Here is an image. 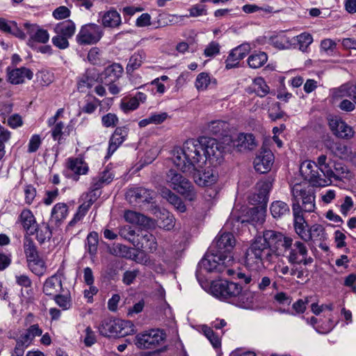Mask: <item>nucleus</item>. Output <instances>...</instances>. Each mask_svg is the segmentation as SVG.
<instances>
[{
    "label": "nucleus",
    "instance_id": "f257e3e1",
    "mask_svg": "<svg viewBox=\"0 0 356 356\" xmlns=\"http://www.w3.org/2000/svg\"><path fill=\"white\" fill-rule=\"evenodd\" d=\"M229 150V147L215 138L200 137L197 140L188 139L182 148L175 149L172 160L182 172H191L202 168L207 160L213 165L220 164L224 154Z\"/></svg>",
    "mask_w": 356,
    "mask_h": 356
},
{
    "label": "nucleus",
    "instance_id": "f03ea898",
    "mask_svg": "<svg viewBox=\"0 0 356 356\" xmlns=\"http://www.w3.org/2000/svg\"><path fill=\"white\" fill-rule=\"evenodd\" d=\"M293 245V239L275 230H265L246 250L244 264L257 269L265 263H273L278 257L285 256Z\"/></svg>",
    "mask_w": 356,
    "mask_h": 356
},
{
    "label": "nucleus",
    "instance_id": "7ed1b4c3",
    "mask_svg": "<svg viewBox=\"0 0 356 356\" xmlns=\"http://www.w3.org/2000/svg\"><path fill=\"white\" fill-rule=\"evenodd\" d=\"M211 291L216 297L242 308H250L254 302L255 293L245 290L236 282L222 281L213 282Z\"/></svg>",
    "mask_w": 356,
    "mask_h": 356
},
{
    "label": "nucleus",
    "instance_id": "20e7f679",
    "mask_svg": "<svg viewBox=\"0 0 356 356\" xmlns=\"http://www.w3.org/2000/svg\"><path fill=\"white\" fill-rule=\"evenodd\" d=\"M232 264V257L229 255L222 257L210 249L198 264L196 276L199 279L202 271L207 273H225L233 275L234 270L229 266Z\"/></svg>",
    "mask_w": 356,
    "mask_h": 356
},
{
    "label": "nucleus",
    "instance_id": "39448f33",
    "mask_svg": "<svg viewBox=\"0 0 356 356\" xmlns=\"http://www.w3.org/2000/svg\"><path fill=\"white\" fill-rule=\"evenodd\" d=\"M292 193V211L294 214L295 206H298L299 215L303 212H314L315 206V195L313 186L305 184H296L291 187Z\"/></svg>",
    "mask_w": 356,
    "mask_h": 356
},
{
    "label": "nucleus",
    "instance_id": "423d86ee",
    "mask_svg": "<svg viewBox=\"0 0 356 356\" xmlns=\"http://www.w3.org/2000/svg\"><path fill=\"white\" fill-rule=\"evenodd\" d=\"M98 329L100 334L106 337H123L135 332L134 325L131 321H122L111 317L104 318Z\"/></svg>",
    "mask_w": 356,
    "mask_h": 356
},
{
    "label": "nucleus",
    "instance_id": "0eeeda50",
    "mask_svg": "<svg viewBox=\"0 0 356 356\" xmlns=\"http://www.w3.org/2000/svg\"><path fill=\"white\" fill-rule=\"evenodd\" d=\"M166 181L173 190L177 191L190 201L195 198L196 193L191 182L176 170L170 169L168 172Z\"/></svg>",
    "mask_w": 356,
    "mask_h": 356
},
{
    "label": "nucleus",
    "instance_id": "6e6552de",
    "mask_svg": "<svg viewBox=\"0 0 356 356\" xmlns=\"http://www.w3.org/2000/svg\"><path fill=\"white\" fill-rule=\"evenodd\" d=\"M103 35V28L100 25L89 23L81 27L76 40L80 45H91L97 43Z\"/></svg>",
    "mask_w": 356,
    "mask_h": 356
},
{
    "label": "nucleus",
    "instance_id": "1a4fd4ad",
    "mask_svg": "<svg viewBox=\"0 0 356 356\" xmlns=\"http://www.w3.org/2000/svg\"><path fill=\"white\" fill-rule=\"evenodd\" d=\"M165 337L161 330H152L148 332L138 334L135 339V344L139 348L154 349L161 345Z\"/></svg>",
    "mask_w": 356,
    "mask_h": 356
},
{
    "label": "nucleus",
    "instance_id": "9d476101",
    "mask_svg": "<svg viewBox=\"0 0 356 356\" xmlns=\"http://www.w3.org/2000/svg\"><path fill=\"white\" fill-rule=\"evenodd\" d=\"M236 245V239L234 234L231 232H223L219 234L216 238L210 249L222 257L225 256H231L232 259V250Z\"/></svg>",
    "mask_w": 356,
    "mask_h": 356
},
{
    "label": "nucleus",
    "instance_id": "9b49d317",
    "mask_svg": "<svg viewBox=\"0 0 356 356\" xmlns=\"http://www.w3.org/2000/svg\"><path fill=\"white\" fill-rule=\"evenodd\" d=\"M23 26L26 30L27 34L29 35V39L27 44L32 49L36 48V43H47L49 40V34L47 30L41 29L35 24H30L25 22Z\"/></svg>",
    "mask_w": 356,
    "mask_h": 356
},
{
    "label": "nucleus",
    "instance_id": "f8f14e48",
    "mask_svg": "<svg viewBox=\"0 0 356 356\" xmlns=\"http://www.w3.org/2000/svg\"><path fill=\"white\" fill-rule=\"evenodd\" d=\"M154 192L152 190L138 187L130 188L126 193L125 197L130 204L149 203L153 200Z\"/></svg>",
    "mask_w": 356,
    "mask_h": 356
},
{
    "label": "nucleus",
    "instance_id": "ddd939ff",
    "mask_svg": "<svg viewBox=\"0 0 356 356\" xmlns=\"http://www.w3.org/2000/svg\"><path fill=\"white\" fill-rule=\"evenodd\" d=\"M273 161V152L269 149L262 148L254 160V168L257 172L264 174L270 170Z\"/></svg>",
    "mask_w": 356,
    "mask_h": 356
},
{
    "label": "nucleus",
    "instance_id": "4468645a",
    "mask_svg": "<svg viewBox=\"0 0 356 356\" xmlns=\"http://www.w3.org/2000/svg\"><path fill=\"white\" fill-rule=\"evenodd\" d=\"M329 126L333 134L338 138L350 139L354 135L352 127L339 118H335L330 119Z\"/></svg>",
    "mask_w": 356,
    "mask_h": 356
},
{
    "label": "nucleus",
    "instance_id": "2eb2a0df",
    "mask_svg": "<svg viewBox=\"0 0 356 356\" xmlns=\"http://www.w3.org/2000/svg\"><path fill=\"white\" fill-rule=\"evenodd\" d=\"M123 72V67L118 63H113L106 67L99 75V80L104 85H110L117 81Z\"/></svg>",
    "mask_w": 356,
    "mask_h": 356
},
{
    "label": "nucleus",
    "instance_id": "dca6fc26",
    "mask_svg": "<svg viewBox=\"0 0 356 356\" xmlns=\"http://www.w3.org/2000/svg\"><path fill=\"white\" fill-rule=\"evenodd\" d=\"M250 50V47L248 44H243L232 49L226 59V68L231 69L238 66L239 61L248 55Z\"/></svg>",
    "mask_w": 356,
    "mask_h": 356
},
{
    "label": "nucleus",
    "instance_id": "f3484780",
    "mask_svg": "<svg viewBox=\"0 0 356 356\" xmlns=\"http://www.w3.org/2000/svg\"><path fill=\"white\" fill-rule=\"evenodd\" d=\"M129 128L127 126L117 127L109 140L108 156H111L122 144L128 136Z\"/></svg>",
    "mask_w": 356,
    "mask_h": 356
},
{
    "label": "nucleus",
    "instance_id": "a211bd4d",
    "mask_svg": "<svg viewBox=\"0 0 356 356\" xmlns=\"http://www.w3.org/2000/svg\"><path fill=\"white\" fill-rule=\"evenodd\" d=\"M99 17L100 19L98 22H101L102 25L105 28H118L122 23L120 13L113 8H111L105 12H100Z\"/></svg>",
    "mask_w": 356,
    "mask_h": 356
},
{
    "label": "nucleus",
    "instance_id": "6ab92c4d",
    "mask_svg": "<svg viewBox=\"0 0 356 356\" xmlns=\"http://www.w3.org/2000/svg\"><path fill=\"white\" fill-rule=\"evenodd\" d=\"M194 169L189 172H193V179L195 182L200 186H207L213 184L216 180L218 175L213 169H207L204 172H200V169Z\"/></svg>",
    "mask_w": 356,
    "mask_h": 356
},
{
    "label": "nucleus",
    "instance_id": "aec40b11",
    "mask_svg": "<svg viewBox=\"0 0 356 356\" xmlns=\"http://www.w3.org/2000/svg\"><path fill=\"white\" fill-rule=\"evenodd\" d=\"M298 207V206H296ZM298 208H294L293 226L296 234L305 242L309 241V227L303 215H299Z\"/></svg>",
    "mask_w": 356,
    "mask_h": 356
},
{
    "label": "nucleus",
    "instance_id": "412c9836",
    "mask_svg": "<svg viewBox=\"0 0 356 356\" xmlns=\"http://www.w3.org/2000/svg\"><path fill=\"white\" fill-rule=\"evenodd\" d=\"M328 148L335 156L341 159L353 161L355 157L351 147L341 143H332L330 144Z\"/></svg>",
    "mask_w": 356,
    "mask_h": 356
},
{
    "label": "nucleus",
    "instance_id": "4be33fe9",
    "mask_svg": "<svg viewBox=\"0 0 356 356\" xmlns=\"http://www.w3.org/2000/svg\"><path fill=\"white\" fill-rule=\"evenodd\" d=\"M19 221L28 236L35 234L38 223L30 210L24 209L22 211L19 216Z\"/></svg>",
    "mask_w": 356,
    "mask_h": 356
},
{
    "label": "nucleus",
    "instance_id": "5701e85b",
    "mask_svg": "<svg viewBox=\"0 0 356 356\" xmlns=\"http://www.w3.org/2000/svg\"><path fill=\"white\" fill-rule=\"evenodd\" d=\"M286 257L289 264H298L301 257L307 255V249L303 243L299 241H295L289 249Z\"/></svg>",
    "mask_w": 356,
    "mask_h": 356
},
{
    "label": "nucleus",
    "instance_id": "b1692460",
    "mask_svg": "<svg viewBox=\"0 0 356 356\" xmlns=\"http://www.w3.org/2000/svg\"><path fill=\"white\" fill-rule=\"evenodd\" d=\"M233 145L239 152L245 150H252L256 146L257 143L254 137L251 134H239L236 140L233 142Z\"/></svg>",
    "mask_w": 356,
    "mask_h": 356
},
{
    "label": "nucleus",
    "instance_id": "393cba45",
    "mask_svg": "<svg viewBox=\"0 0 356 356\" xmlns=\"http://www.w3.org/2000/svg\"><path fill=\"white\" fill-rule=\"evenodd\" d=\"M8 81L12 84H20L24 82L25 78L31 80L33 78V72L26 67H19L8 72Z\"/></svg>",
    "mask_w": 356,
    "mask_h": 356
},
{
    "label": "nucleus",
    "instance_id": "a878e982",
    "mask_svg": "<svg viewBox=\"0 0 356 356\" xmlns=\"http://www.w3.org/2000/svg\"><path fill=\"white\" fill-rule=\"evenodd\" d=\"M63 289L62 282L60 277L55 274L50 277L47 278L43 285V292L47 296L57 295Z\"/></svg>",
    "mask_w": 356,
    "mask_h": 356
},
{
    "label": "nucleus",
    "instance_id": "bb28decb",
    "mask_svg": "<svg viewBox=\"0 0 356 356\" xmlns=\"http://www.w3.org/2000/svg\"><path fill=\"white\" fill-rule=\"evenodd\" d=\"M135 246L144 251L153 252L157 248V243L155 237L152 234L147 232L140 236L137 235V241Z\"/></svg>",
    "mask_w": 356,
    "mask_h": 356
},
{
    "label": "nucleus",
    "instance_id": "cd10ccee",
    "mask_svg": "<svg viewBox=\"0 0 356 356\" xmlns=\"http://www.w3.org/2000/svg\"><path fill=\"white\" fill-rule=\"evenodd\" d=\"M331 175L327 176L323 169L315 170L307 180L313 186L323 187L331 184Z\"/></svg>",
    "mask_w": 356,
    "mask_h": 356
},
{
    "label": "nucleus",
    "instance_id": "c85d7f7f",
    "mask_svg": "<svg viewBox=\"0 0 356 356\" xmlns=\"http://www.w3.org/2000/svg\"><path fill=\"white\" fill-rule=\"evenodd\" d=\"M56 34H59L68 39L71 38L75 33L76 25L70 19L58 23L54 29Z\"/></svg>",
    "mask_w": 356,
    "mask_h": 356
},
{
    "label": "nucleus",
    "instance_id": "c756f323",
    "mask_svg": "<svg viewBox=\"0 0 356 356\" xmlns=\"http://www.w3.org/2000/svg\"><path fill=\"white\" fill-rule=\"evenodd\" d=\"M68 168L74 173V180L75 181L79 179V175H85L88 170L87 164L78 158L69 159Z\"/></svg>",
    "mask_w": 356,
    "mask_h": 356
},
{
    "label": "nucleus",
    "instance_id": "7c9ffc66",
    "mask_svg": "<svg viewBox=\"0 0 356 356\" xmlns=\"http://www.w3.org/2000/svg\"><path fill=\"white\" fill-rule=\"evenodd\" d=\"M124 217L127 222L131 224H135L143 227H146L149 225V218L143 214L136 211H127L124 213Z\"/></svg>",
    "mask_w": 356,
    "mask_h": 356
},
{
    "label": "nucleus",
    "instance_id": "2f4dec72",
    "mask_svg": "<svg viewBox=\"0 0 356 356\" xmlns=\"http://www.w3.org/2000/svg\"><path fill=\"white\" fill-rule=\"evenodd\" d=\"M146 58L145 53L143 51L135 52L129 58V63L126 67L128 74H131L139 68Z\"/></svg>",
    "mask_w": 356,
    "mask_h": 356
},
{
    "label": "nucleus",
    "instance_id": "473e14b6",
    "mask_svg": "<svg viewBox=\"0 0 356 356\" xmlns=\"http://www.w3.org/2000/svg\"><path fill=\"white\" fill-rule=\"evenodd\" d=\"M336 97H348L356 104V85L347 83L342 85L334 91Z\"/></svg>",
    "mask_w": 356,
    "mask_h": 356
},
{
    "label": "nucleus",
    "instance_id": "72a5a7b5",
    "mask_svg": "<svg viewBox=\"0 0 356 356\" xmlns=\"http://www.w3.org/2000/svg\"><path fill=\"white\" fill-rule=\"evenodd\" d=\"M270 209L272 216L275 218H280L290 213L289 205L282 201L273 202Z\"/></svg>",
    "mask_w": 356,
    "mask_h": 356
},
{
    "label": "nucleus",
    "instance_id": "f704fd0d",
    "mask_svg": "<svg viewBox=\"0 0 356 356\" xmlns=\"http://www.w3.org/2000/svg\"><path fill=\"white\" fill-rule=\"evenodd\" d=\"M68 214V207L65 203L56 204L51 210V218L56 223H60Z\"/></svg>",
    "mask_w": 356,
    "mask_h": 356
},
{
    "label": "nucleus",
    "instance_id": "c9c22d12",
    "mask_svg": "<svg viewBox=\"0 0 356 356\" xmlns=\"http://www.w3.org/2000/svg\"><path fill=\"white\" fill-rule=\"evenodd\" d=\"M27 261L28 267L30 270L37 276H42L46 271L45 263L42 258L38 257Z\"/></svg>",
    "mask_w": 356,
    "mask_h": 356
},
{
    "label": "nucleus",
    "instance_id": "e433bc0d",
    "mask_svg": "<svg viewBox=\"0 0 356 356\" xmlns=\"http://www.w3.org/2000/svg\"><path fill=\"white\" fill-rule=\"evenodd\" d=\"M332 175L330 176L331 179L334 178L336 180H341L343 179H349L352 177V174L348 168L341 163H334V170H332Z\"/></svg>",
    "mask_w": 356,
    "mask_h": 356
},
{
    "label": "nucleus",
    "instance_id": "4c0bfd02",
    "mask_svg": "<svg viewBox=\"0 0 356 356\" xmlns=\"http://www.w3.org/2000/svg\"><path fill=\"white\" fill-rule=\"evenodd\" d=\"M291 267V275L296 276L298 279V283L305 284L309 280L308 278V270L305 267H302L299 264H290Z\"/></svg>",
    "mask_w": 356,
    "mask_h": 356
},
{
    "label": "nucleus",
    "instance_id": "58836bf2",
    "mask_svg": "<svg viewBox=\"0 0 356 356\" xmlns=\"http://www.w3.org/2000/svg\"><path fill=\"white\" fill-rule=\"evenodd\" d=\"M23 246L26 260L40 257L38 248L29 236H24Z\"/></svg>",
    "mask_w": 356,
    "mask_h": 356
},
{
    "label": "nucleus",
    "instance_id": "ea45409f",
    "mask_svg": "<svg viewBox=\"0 0 356 356\" xmlns=\"http://www.w3.org/2000/svg\"><path fill=\"white\" fill-rule=\"evenodd\" d=\"M268 60V56L264 51L252 54L248 57V63L251 68L257 69L262 67Z\"/></svg>",
    "mask_w": 356,
    "mask_h": 356
},
{
    "label": "nucleus",
    "instance_id": "a19ab883",
    "mask_svg": "<svg viewBox=\"0 0 356 356\" xmlns=\"http://www.w3.org/2000/svg\"><path fill=\"white\" fill-rule=\"evenodd\" d=\"M269 42L273 47L279 49H287L291 44V42L290 41L289 38L287 37L284 33H281L270 37Z\"/></svg>",
    "mask_w": 356,
    "mask_h": 356
},
{
    "label": "nucleus",
    "instance_id": "79ce46f5",
    "mask_svg": "<svg viewBox=\"0 0 356 356\" xmlns=\"http://www.w3.org/2000/svg\"><path fill=\"white\" fill-rule=\"evenodd\" d=\"M326 239V233L323 225L314 224L309 227V241H323Z\"/></svg>",
    "mask_w": 356,
    "mask_h": 356
},
{
    "label": "nucleus",
    "instance_id": "37998d69",
    "mask_svg": "<svg viewBox=\"0 0 356 356\" xmlns=\"http://www.w3.org/2000/svg\"><path fill=\"white\" fill-rule=\"evenodd\" d=\"M35 234H36V239L41 244L50 240L52 235L49 225L45 223L40 225H38Z\"/></svg>",
    "mask_w": 356,
    "mask_h": 356
},
{
    "label": "nucleus",
    "instance_id": "c03bdc74",
    "mask_svg": "<svg viewBox=\"0 0 356 356\" xmlns=\"http://www.w3.org/2000/svg\"><path fill=\"white\" fill-rule=\"evenodd\" d=\"M175 224L174 216L168 212L162 213L158 220L159 226L165 230H171L175 227Z\"/></svg>",
    "mask_w": 356,
    "mask_h": 356
},
{
    "label": "nucleus",
    "instance_id": "a18cd8bd",
    "mask_svg": "<svg viewBox=\"0 0 356 356\" xmlns=\"http://www.w3.org/2000/svg\"><path fill=\"white\" fill-rule=\"evenodd\" d=\"M90 208V207H89L88 204H85L83 202V204L79 207L77 211L74 214L73 218L68 223L67 229H69L70 227H74L78 222L81 221L86 215Z\"/></svg>",
    "mask_w": 356,
    "mask_h": 356
},
{
    "label": "nucleus",
    "instance_id": "49530a36",
    "mask_svg": "<svg viewBox=\"0 0 356 356\" xmlns=\"http://www.w3.org/2000/svg\"><path fill=\"white\" fill-rule=\"evenodd\" d=\"M228 129V124L223 120H213L208 124V131L214 134H222Z\"/></svg>",
    "mask_w": 356,
    "mask_h": 356
},
{
    "label": "nucleus",
    "instance_id": "de8ad7c7",
    "mask_svg": "<svg viewBox=\"0 0 356 356\" xmlns=\"http://www.w3.org/2000/svg\"><path fill=\"white\" fill-rule=\"evenodd\" d=\"M293 40L297 42L299 49L302 51H305L313 42L312 35L308 33H302L293 38Z\"/></svg>",
    "mask_w": 356,
    "mask_h": 356
},
{
    "label": "nucleus",
    "instance_id": "09e8293b",
    "mask_svg": "<svg viewBox=\"0 0 356 356\" xmlns=\"http://www.w3.org/2000/svg\"><path fill=\"white\" fill-rule=\"evenodd\" d=\"M98 236L96 232L88 234L87 237V250L91 256H95L97 252Z\"/></svg>",
    "mask_w": 356,
    "mask_h": 356
},
{
    "label": "nucleus",
    "instance_id": "8fccbe9b",
    "mask_svg": "<svg viewBox=\"0 0 356 356\" xmlns=\"http://www.w3.org/2000/svg\"><path fill=\"white\" fill-rule=\"evenodd\" d=\"M95 79L93 77H91L88 74H83L78 81V90L81 92H84L87 89L91 88L95 84Z\"/></svg>",
    "mask_w": 356,
    "mask_h": 356
},
{
    "label": "nucleus",
    "instance_id": "3c124183",
    "mask_svg": "<svg viewBox=\"0 0 356 356\" xmlns=\"http://www.w3.org/2000/svg\"><path fill=\"white\" fill-rule=\"evenodd\" d=\"M315 170H318V168L316 163L311 161L302 163L300 168V172L306 180H307L309 176L314 173Z\"/></svg>",
    "mask_w": 356,
    "mask_h": 356
},
{
    "label": "nucleus",
    "instance_id": "603ef678",
    "mask_svg": "<svg viewBox=\"0 0 356 356\" xmlns=\"http://www.w3.org/2000/svg\"><path fill=\"white\" fill-rule=\"evenodd\" d=\"M139 106V102L134 97L124 98L120 103V108L124 113H129L136 110Z\"/></svg>",
    "mask_w": 356,
    "mask_h": 356
},
{
    "label": "nucleus",
    "instance_id": "864d4df0",
    "mask_svg": "<svg viewBox=\"0 0 356 356\" xmlns=\"http://www.w3.org/2000/svg\"><path fill=\"white\" fill-rule=\"evenodd\" d=\"M135 231L130 226H124L120 229L119 234L121 237L129 241L134 245L137 241V236L135 235Z\"/></svg>",
    "mask_w": 356,
    "mask_h": 356
},
{
    "label": "nucleus",
    "instance_id": "5fc2aeb1",
    "mask_svg": "<svg viewBox=\"0 0 356 356\" xmlns=\"http://www.w3.org/2000/svg\"><path fill=\"white\" fill-rule=\"evenodd\" d=\"M254 90L259 97H264L269 92V88L262 78L255 79Z\"/></svg>",
    "mask_w": 356,
    "mask_h": 356
},
{
    "label": "nucleus",
    "instance_id": "6e6d98bb",
    "mask_svg": "<svg viewBox=\"0 0 356 356\" xmlns=\"http://www.w3.org/2000/svg\"><path fill=\"white\" fill-rule=\"evenodd\" d=\"M230 276H234V278H237L242 282H243L245 284H250L252 282L253 283H255L257 280V276L254 275L252 276L251 273H244L241 271H235L233 275H229Z\"/></svg>",
    "mask_w": 356,
    "mask_h": 356
},
{
    "label": "nucleus",
    "instance_id": "4d7b16f0",
    "mask_svg": "<svg viewBox=\"0 0 356 356\" xmlns=\"http://www.w3.org/2000/svg\"><path fill=\"white\" fill-rule=\"evenodd\" d=\"M268 201V197L257 191L250 197V202L252 204L260 205L261 207H266Z\"/></svg>",
    "mask_w": 356,
    "mask_h": 356
},
{
    "label": "nucleus",
    "instance_id": "13d9d810",
    "mask_svg": "<svg viewBox=\"0 0 356 356\" xmlns=\"http://www.w3.org/2000/svg\"><path fill=\"white\" fill-rule=\"evenodd\" d=\"M209 83L210 78L207 73L202 72L197 75L195 81V86L197 90H204L207 89Z\"/></svg>",
    "mask_w": 356,
    "mask_h": 356
},
{
    "label": "nucleus",
    "instance_id": "bf43d9fd",
    "mask_svg": "<svg viewBox=\"0 0 356 356\" xmlns=\"http://www.w3.org/2000/svg\"><path fill=\"white\" fill-rule=\"evenodd\" d=\"M242 10L245 13H252L259 10L264 11L267 13H270L273 12V8L269 6L265 7H259L256 5L252 4H246L243 6Z\"/></svg>",
    "mask_w": 356,
    "mask_h": 356
},
{
    "label": "nucleus",
    "instance_id": "052dcab7",
    "mask_svg": "<svg viewBox=\"0 0 356 356\" xmlns=\"http://www.w3.org/2000/svg\"><path fill=\"white\" fill-rule=\"evenodd\" d=\"M68 40L69 39L66 37L56 34V35L52 38L51 42L53 44L59 49H65L70 46Z\"/></svg>",
    "mask_w": 356,
    "mask_h": 356
},
{
    "label": "nucleus",
    "instance_id": "680f3d73",
    "mask_svg": "<svg viewBox=\"0 0 356 356\" xmlns=\"http://www.w3.org/2000/svg\"><path fill=\"white\" fill-rule=\"evenodd\" d=\"M203 332L207 338L210 341L214 348H218L220 346V341L216 336L213 330L207 326L203 327Z\"/></svg>",
    "mask_w": 356,
    "mask_h": 356
},
{
    "label": "nucleus",
    "instance_id": "e2e57ef3",
    "mask_svg": "<svg viewBox=\"0 0 356 356\" xmlns=\"http://www.w3.org/2000/svg\"><path fill=\"white\" fill-rule=\"evenodd\" d=\"M102 122L105 127H114L118 122V118L114 113H108L102 118Z\"/></svg>",
    "mask_w": 356,
    "mask_h": 356
},
{
    "label": "nucleus",
    "instance_id": "0e129e2a",
    "mask_svg": "<svg viewBox=\"0 0 356 356\" xmlns=\"http://www.w3.org/2000/svg\"><path fill=\"white\" fill-rule=\"evenodd\" d=\"M42 140L40 136L38 134H34L31 136L28 146V152H35L41 145Z\"/></svg>",
    "mask_w": 356,
    "mask_h": 356
},
{
    "label": "nucleus",
    "instance_id": "69168bd1",
    "mask_svg": "<svg viewBox=\"0 0 356 356\" xmlns=\"http://www.w3.org/2000/svg\"><path fill=\"white\" fill-rule=\"evenodd\" d=\"M337 47V43L332 39H325L321 42V48L323 51L327 54H331L334 52Z\"/></svg>",
    "mask_w": 356,
    "mask_h": 356
},
{
    "label": "nucleus",
    "instance_id": "338daca9",
    "mask_svg": "<svg viewBox=\"0 0 356 356\" xmlns=\"http://www.w3.org/2000/svg\"><path fill=\"white\" fill-rule=\"evenodd\" d=\"M54 300L56 304L63 309H69L71 305L70 298L67 296L60 294L55 295Z\"/></svg>",
    "mask_w": 356,
    "mask_h": 356
},
{
    "label": "nucleus",
    "instance_id": "774afa93",
    "mask_svg": "<svg viewBox=\"0 0 356 356\" xmlns=\"http://www.w3.org/2000/svg\"><path fill=\"white\" fill-rule=\"evenodd\" d=\"M138 275V270H127L123 274L122 282L126 285H130L134 282Z\"/></svg>",
    "mask_w": 356,
    "mask_h": 356
}]
</instances>
